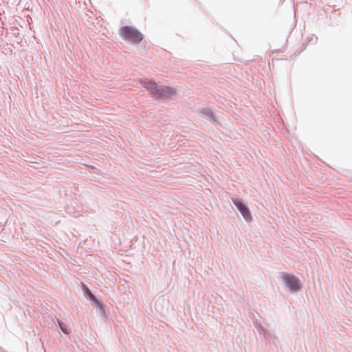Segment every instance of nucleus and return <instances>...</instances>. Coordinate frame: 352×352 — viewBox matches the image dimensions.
<instances>
[{"label":"nucleus","instance_id":"1","mask_svg":"<svg viewBox=\"0 0 352 352\" xmlns=\"http://www.w3.org/2000/svg\"><path fill=\"white\" fill-rule=\"evenodd\" d=\"M140 83L148 90L155 100L168 99L176 94L175 89L168 86L158 85L155 81L140 79Z\"/></svg>","mask_w":352,"mask_h":352},{"label":"nucleus","instance_id":"2","mask_svg":"<svg viewBox=\"0 0 352 352\" xmlns=\"http://www.w3.org/2000/svg\"><path fill=\"white\" fill-rule=\"evenodd\" d=\"M120 35L125 40L134 43H139L144 38L143 34L137 28L129 25L120 28Z\"/></svg>","mask_w":352,"mask_h":352},{"label":"nucleus","instance_id":"3","mask_svg":"<svg viewBox=\"0 0 352 352\" xmlns=\"http://www.w3.org/2000/svg\"><path fill=\"white\" fill-rule=\"evenodd\" d=\"M280 279L290 292H298L301 289L300 280L293 274L283 272Z\"/></svg>","mask_w":352,"mask_h":352},{"label":"nucleus","instance_id":"4","mask_svg":"<svg viewBox=\"0 0 352 352\" xmlns=\"http://www.w3.org/2000/svg\"><path fill=\"white\" fill-rule=\"evenodd\" d=\"M232 201L238 210L240 212L244 219L247 222H250L252 219L250 211L247 205H245L242 200L238 197L232 198Z\"/></svg>","mask_w":352,"mask_h":352},{"label":"nucleus","instance_id":"5","mask_svg":"<svg viewBox=\"0 0 352 352\" xmlns=\"http://www.w3.org/2000/svg\"><path fill=\"white\" fill-rule=\"evenodd\" d=\"M200 112L201 113L204 114L210 122H216L215 116L214 115L213 111H212V109L210 108H208V107L201 108Z\"/></svg>","mask_w":352,"mask_h":352},{"label":"nucleus","instance_id":"6","mask_svg":"<svg viewBox=\"0 0 352 352\" xmlns=\"http://www.w3.org/2000/svg\"><path fill=\"white\" fill-rule=\"evenodd\" d=\"M254 324L260 335H263L264 339H266L265 329L262 324L256 320L254 322Z\"/></svg>","mask_w":352,"mask_h":352},{"label":"nucleus","instance_id":"7","mask_svg":"<svg viewBox=\"0 0 352 352\" xmlns=\"http://www.w3.org/2000/svg\"><path fill=\"white\" fill-rule=\"evenodd\" d=\"M58 320V326L60 327V329H61V331L65 333V334H67L68 335L69 333V330L67 329L66 327V325L65 324V323L63 322H62L61 320Z\"/></svg>","mask_w":352,"mask_h":352},{"label":"nucleus","instance_id":"8","mask_svg":"<svg viewBox=\"0 0 352 352\" xmlns=\"http://www.w3.org/2000/svg\"><path fill=\"white\" fill-rule=\"evenodd\" d=\"M84 293H85V295L87 297H88L91 301L94 300V298H96V296L92 294V292L88 288H86L84 290Z\"/></svg>","mask_w":352,"mask_h":352},{"label":"nucleus","instance_id":"9","mask_svg":"<svg viewBox=\"0 0 352 352\" xmlns=\"http://www.w3.org/2000/svg\"><path fill=\"white\" fill-rule=\"evenodd\" d=\"M91 302L94 305L96 306V308H98L100 310H102L103 309V305L101 302H100L96 297L94 298V300H91Z\"/></svg>","mask_w":352,"mask_h":352}]
</instances>
